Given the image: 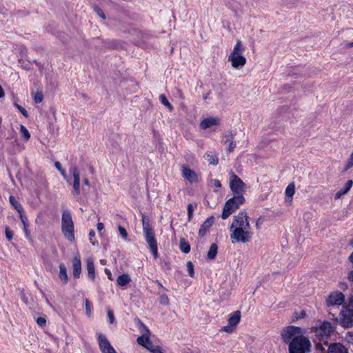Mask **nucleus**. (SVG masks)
Instances as JSON below:
<instances>
[{
    "mask_svg": "<svg viewBox=\"0 0 353 353\" xmlns=\"http://www.w3.org/2000/svg\"><path fill=\"white\" fill-rule=\"evenodd\" d=\"M95 236V232L93 230H91L89 232V236H90V241L91 243L94 245V243L93 241H92V237H94Z\"/></svg>",
    "mask_w": 353,
    "mask_h": 353,
    "instance_id": "55",
    "label": "nucleus"
},
{
    "mask_svg": "<svg viewBox=\"0 0 353 353\" xmlns=\"http://www.w3.org/2000/svg\"><path fill=\"white\" fill-rule=\"evenodd\" d=\"M333 332L332 326L331 323L325 321L321 324L319 327L317 329L316 332L321 336L327 337Z\"/></svg>",
    "mask_w": 353,
    "mask_h": 353,
    "instance_id": "17",
    "label": "nucleus"
},
{
    "mask_svg": "<svg viewBox=\"0 0 353 353\" xmlns=\"http://www.w3.org/2000/svg\"><path fill=\"white\" fill-rule=\"evenodd\" d=\"M97 228L99 232H101L104 229V225L102 223H98L97 225Z\"/></svg>",
    "mask_w": 353,
    "mask_h": 353,
    "instance_id": "56",
    "label": "nucleus"
},
{
    "mask_svg": "<svg viewBox=\"0 0 353 353\" xmlns=\"http://www.w3.org/2000/svg\"><path fill=\"white\" fill-rule=\"evenodd\" d=\"M159 99L161 101V102L165 105L166 106L167 108H168V109L170 110V111H172L173 110V106L171 105V103L168 101V100L167 99L166 97L164 95V94H161L159 96Z\"/></svg>",
    "mask_w": 353,
    "mask_h": 353,
    "instance_id": "32",
    "label": "nucleus"
},
{
    "mask_svg": "<svg viewBox=\"0 0 353 353\" xmlns=\"http://www.w3.org/2000/svg\"><path fill=\"white\" fill-rule=\"evenodd\" d=\"M20 132L26 141L29 140V139L30 138V134L24 125H21Z\"/></svg>",
    "mask_w": 353,
    "mask_h": 353,
    "instance_id": "33",
    "label": "nucleus"
},
{
    "mask_svg": "<svg viewBox=\"0 0 353 353\" xmlns=\"http://www.w3.org/2000/svg\"><path fill=\"white\" fill-rule=\"evenodd\" d=\"M353 167V152L351 153L350 158L345 166L343 172L347 171L349 169Z\"/></svg>",
    "mask_w": 353,
    "mask_h": 353,
    "instance_id": "35",
    "label": "nucleus"
},
{
    "mask_svg": "<svg viewBox=\"0 0 353 353\" xmlns=\"http://www.w3.org/2000/svg\"><path fill=\"white\" fill-rule=\"evenodd\" d=\"M98 341L99 346L102 353H117L105 335L99 334Z\"/></svg>",
    "mask_w": 353,
    "mask_h": 353,
    "instance_id": "11",
    "label": "nucleus"
},
{
    "mask_svg": "<svg viewBox=\"0 0 353 353\" xmlns=\"http://www.w3.org/2000/svg\"><path fill=\"white\" fill-rule=\"evenodd\" d=\"M70 172L73 176V192L76 195L80 194V171L77 166H72L70 168Z\"/></svg>",
    "mask_w": 353,
    "mask_h": 353,
    "instance_id": "12",
    "label": "nucleus"
},
{
    "mask_svg": "<svg viewBox=\"0 0 353 353\" xmlns=\"http://www.w3.org/2000/svg\"><path fill=\"white\" fill-rule=\"evenodd\" d=\"M83 183L85 185H89L90 183H89V181H88V179L87 178L83 179Z\"/></svg>",
    "mask_w": 353,
    "mask_h": 353,
    "instance_id": "62",
    "label": "nucleus"
},
{
    "mask_svg": "<svg viewBox=\"0 0 353 353\" xmlns=\"http://www.w3.org/2000/svg\"><path fill=\"white\" fill-rule=\"evenodd\" d=\"M205 158L210 165H216L219 163V159L216 154H213L212 153H206Z\"/></svg>",
    "mask_w": 353,
    "mask_h": 353,
    "instance_id": "28",
    "label": "nucleus"
},
{
    "mask_svg": "<svg viewBox=\"0 0 353 353\" xmlns=\"http://www.w3.org/2000/svg\"><path fill=\"white\" fill-rule=\"evenodd\" d=\"M244 201L245 199L243 195H235L228 200L223 207L221 218L223 219H228Z\"/></svg>",
    "mask_w": 353,
    "mask_h": 353,
    "instance_id": "4",
    "label": "nucleus"
},
{
    "mask_svg": "<svg viewBox=\"0 0 353 353\" xmlns=\"http://www.w3.org/2000/svg\"><path fill=\"white\" fill-rule=\"evenodd\" d=\"M54 165L56 168L61 172L64 179H67L66 173L64 169L62 168L61 163L59 161L55 162Z\"/></svg>",
    "mask_w": 353,
    "mask_h": 353,
    "instance_id": "40",
    "label": "nucleus"
},
{
    "mask_svg": "<svg viewBox=\"0 0 353 353\" xmlns=\"http://www.w3.org/2000/svg\"><path fill=\"white\" fill-rule=\"evenodd\" d=\"M345 310H350L353 312V297L349 299L348 303L345 307Z\"/></svg>",
    "mask_w": 353,
    "mask_h": 353,
    "instance_id": "49",
    "label": "nucleus"
},
{
    "mask_svg": "<svg viewBox=\"0 0 353 353\" xmlns=\"http://www.w3.org/2000/svg\"><path fill=\"white\" fill-rule=\"evenodd\" d=\"M19 217H20V219L23 223V231L25 232V234H26V236L27 239H31V235H30V231L28 229V218L26 216H25L23 214H19Z\"/></svg>",
    "mask_w": 353,
    "mask_h": 353,
    "instance_id": "25",
    "label": "nucleus"
},
{
    "mask_svg": "<svg viewBox=\"0 0 353 353\" xmlns=\"http://www.w3.org/2000/svg\"><path fill=\"white\" fill-rule=\"evenodd\" d=\"M327 353H348V350L341 343H333L329 345Z\"/></svg>",
    "mask_w": 353,
    "mask_h": 353,
    "instance_id": "19",
    "label": "nucleus"
},
{
    "mask_svg": "<svg viewBox=\"0 0 353 353\" xmlns=\"http://www.w3.org/2000/svg\"><path fill=\"white\" fill-rule=\"evenodd\" d=\"M105 274H107L108 278L110 280L112 281V280H113V278H112V273H111L110 270H108V269H105Z\"/></svg>",
    "mask_w": 353,
    "mask_h": 353,
    "instance_id": "54",
    "label": "nucleus"
},
{
    "mask_svg": "<svg viewBox=\"0 0 353 353\" xmlns=\"http://www.w3.org/2000/svg\"><path fill=\"white\" fill-rule=\"evenodd\" d=\"M118 230H119L120 235L121 236V237L123 239L127 240L128 239V232H127L126 230L123 226L119 225Z\"/></svg>",
    "mask_w": 353,
    "mask_h": 353,
    "instance_id": "36",
    "label": "nucleus"
},
{
    "mask_svg": "<svg viewBox=\"0 0 353 353\" xmlns=\"http://www.w3.org/2000/svg\"><path fill=\"white\" fill-rule=\"evenodd\" d=\"M140 328H143L144 330V332L141 336L137 338V343L140 345L148 349L150 352H152V349H154L156 346L153 345V343L150 340V332L149 329L141 322L139 321Z\"/></svg>",
    "mask_w": 353,
    "mask_h": 353,
    "instance_id": "9",
    "label": "nucleus"
},
{
    "mask_svg": "<svg viewBox=\"0 0 353 353\" xmlns=\"http://www.w3.org/2000/svg\"><path fill=\"white\" fill-rule=\"evenodd\" d=\"M245 48L240 40H237L234 49L230 56L228 61L231 62L232 66L234 68L243 67L246 63V59L243 55Z\"/></svg>",
    "mask_w": 353,
    "mask_h": 353,
    "instance_id": "2",
    "label": "nucleus"
},
{
    "mask_svg": "<svg viewBox=\"0 0 353 353\" xmlns=\"http://www.w3.org/2000/svg\"><path fill=\"white\" fill-rule=\"evenodd\" d=\"M160 303L163 305L169 304V299L166 294H162L160 297Z\"/></svg>",
    "mask_w": 353,
    "mask_h": 353,
    "instance_id": "48",
    "label": "nucleus"
},
{
    "mask_svg": "<svg viewBox=\"0 0 353 353\" xmlns=\"http://www.w3.org/2000/svg\"><path fill=\"white\" fill-rule=\"evenodd\" d=\"M295 193V186L293 183H290L285 189V194L288 197H292Z\"/></svg>",
    "mask_w": 353,
    "mask_h": 353,
    "instance_id": "31",
    "label": "nucleus"
},
{
    "mask_svg": "<svg viewBox=\"0 0 353 353\" xmlns=\"http://www.w3.org/2000/svg\"><path fill=\"white\" fill-rule=\"evenodd\" d=\"M219 124V119L215 117H209L205 119L201 122L200 126L202 129L205 130L213 125Z\"/></svg>",
    "mask_w": 353,
    "mask_h": 353,
    "instance_id": "20",
    "label": "nucleus"
},
{
    "mask_svg": "<svg viewBox=\"0 0 353 353\" xmlns=\"http://www.w3.org/2000/svg\"><path fill=\"white\" fill-rule=\"evenodd\" d=\"M240 319H241L240 311H239V310L235 311L230 314V316L228 319V323L235 327L236 326V325L239 323Z\"/></svg>",
    "mask_w": 353,
    "mask_h": 353,
    "instance_id": "23",
    "label": "nucleus"
},
{
    "mask_svg": "<svg viewBox=\"0 0 353 353\" xmlns=\"http://www.w3.org/2000/svg\"><path fill=\"white\" fill-rule=\"evenodd\" d=\"M187 270L188 272V274L190 277H194V265L191 261H188L186 263Z\"/></svg>",
    "mask_w": 353,
    "mask_h": 353,
    "instance_id": "34",
    "label": "nucleus"
},
{
    "mask_svg": "<svg viewBox=\"0 0 353 353\" xmlns=\"http://www.w3.org/2000/svg\"><path fill=\"white\" fill-rule=\"evenodd\" d=\"M194 208L192 204L189 203L188 205V219L190 221L193 216Z\"/></svg>",
    "mask_w": 353,
    "mask_h": 353,
    "instance_id": "44",
    "label": "nucleus"
},
{
    "mask_svg": "<svg viewBox=\"0 0 353 353\" xmlns=\"http://www.w3.org/2000/svg\"><path fill=\"white\" fill-rule=\"evenodd\" d=\"M4 96V91L2 87L0 85V98H2Z\"/></svg>",
    "mask_w": 353,
    "mask_h": 353,
    "instance_id": "60",
    "label": "nucleus"
},
{
    "mask_svg": "<svg viewBox=\"0 0 353 353\" xmlns=\"http://www.w3.org/2000/svg\"><path fill=\"white\" fill-rule=\"evenodd\" d=\"M244 228L250 229V225L248 221V216L246 212L241 211L236 216H234V220L230 229Z\"/></svg>",
    "mask_w": 353,
    "mask_h": 353,
    "instance_id": "8",
    "label": "nucleus"
},
{
    "mask_svg": "<svg viewBox=\"0 0 353 353\" xmlns=\"http://www.w3.org/2000/svg\"><path fill=\"white\" fill-rule=\"evenodd\" d=\"M262 222L261 218H259L256 221V227L257 229L260 228L261 223Z\"/></svg>",
    "mask_w": 353,
    "mask_h": 353,
    "instance_id": "57",
    "label": "nucleus"
},
{
    "mask_svg": "<svg viewBox=\"0 0 353 353\" xmlns=\"http://www.w3.org/2000/svg\"><path fill=\"white\" fill-rule=\"evenodd\" d=\"M72 269L74 277L76 279L79 278L81 272V261L79 254H76L73 258Z\"/></svg>",
    "mask_w": 353,
    "mask_h": 353,
    "instance_id": "18",
    "label": "nucleus"
},
{
    "mask_svg": "<svg viewBox=\"0 0 353 353\" xmlns=\"http://www.w3.org/2000/svg\"><path fill=\"white\" fill-rule=\"evenodd\" d=\"M234 330V327L228 323V325L221 327L220 331L225 332L227 333H232Z\"/></svg>",
    "mask_w": 353,
    "mask_h": 353,
    "instance_id": "41",
    "label": "nucleus"
},
{
    "mask_svg": "<svg viewBox=\"0 0 353 353\" xmlns=\"http://www.w3.org/2000/svg\"><path fill=\"white\" fill-rule=\"evenodd\" d=\"M217 250H218L217 245L215 243H212L210 245V249L208 252V254H207L208 259L210 260H212V259H215L216 254H217Z\"/></svg>",
    "mask_w": 353,
    "mask_h": 353,
    "instance_id": "30",
    "label": "nucleus"
},
{
    "mask_svg": "<svg viewBox=\"0 0 353 353\" xmlns=\"http://www.w3.org/2000/svg\"><path fill=\"white\" fill-rule=\"evenodd\" d=\"M59 277L61 280L63 284H66L68 281V277L67 274V269L63 263L59 265Z\"/></svg>",
    "mask_w": 353,
    "mask_h": 353,
    "instance_id": "24",
    "label": "nucleus"
},
{
    "mask_svg": "<svg viewBox=\"0 0 353 353\" xmlns=\"http://www.w3.org/2000/svg\"><path fill=\"white\" fill-rule=\"evenodd\" d=\"M345 301V296L341 292H336L331 293L327 299V303L328 305H341Z\"/></svg>",
    "mask_w": 353,
    "mask_h": 353,
    "instance_id": "14",
    "label": "nucleus"
},
{
    "mask_svg": "<svg viewBox=\"0 0 353 353\" xmlns=\"http://www.w3.org/2000/svg\"><path fill=\"white\" fill-rule=\"evenodd\" d=\"M152 353H163L161 348L159 346H156L154 349H152Z\"/></svg>",
    "mask_w": 353,
    "mask_h": 353,
    "instance_id": "53",
    "label": "nucleus"
},
{
    "mask_svg": "<svg viewBox=\"0 0 353 353\" xmlns=\"http://www.w3.org/2000/svg\"><path fill=\"white\" fill-rule=\"evenodd\" d=\"M131 281V279L128 274L119 275L117 279V284L119 286H125Z\"/></svg>",
    "mask_w": 353,
    "mask_h": 353,
    "instance_id": "26",
    "label": "nucleus"
},
{
    "mask_svg": "<svg viewBox=\"0 0 353 353\" xmlns=\"http://www.w3.org/2000/svg\"><path fill=\"white\" fill-rule=\"evenodd\" d=\"M345 47L347 48H353V42H350V43H347Z\"/></svg>",
    "mask_w": 353,
    "mask_h": 353,
    "instance_id": "61",
    "label": "nucleus"
},
{
    "mask_svg": "<svg viewBox=\"0 0 353 353\" xmlns=\"http://www.w3.org/2000/svg\"><path fill=\"white\" fill-rule=\"evenodd\" d=\"M108 316L110 323H113L114 322V316L113 312L110 310H108Z\"/></svg>",
    "mask_w": 353,
    "mask_h": 353,
    "instance_id": "51",
    "label": "nucleus"
},
{
    "mask_svg": "<svg viewBox=\"0 0 353 353\" xmlns=\"http://www.w3.org/2000/svg\"><path fill=\"white\" fill-rule=\"evenodd\" d=\"M343 192V190H341L340 191H339L336 194V199H339L341 197V195L343 194H345V193H342Z\"/></svg>",
    "mask_w": 353,
    "mask_h": 353,
    "instance_id": "59",
    "label": "nucleus"
},
{
    "mask_svg": "<svg viewBox=\"0 0 353 353\" xmlns=\"http://www.w3.org/2000/svg\"><path fill=\"white\" fill-rule=\"evenodd\" d=\"M36 321L39 326L43 327L46 325V319L44 316H39L36 319Z\"/></svg>",
    "mask_w": 353,
    "mask_h": 353,
    "instance_id": "45",
    "label": "nucleus"
},
{
    "mask_svg": "<svg viewBox=\"0 0 353 353\" xmlns=\"http://www.w3.org/2000/svg\"><path fill=\"white\" fill-rule=\"evenodd\" d=\"M181 173L183 177L191 183L199 181V175L187 165H182Z\"/></svg>",
    "mask_w": 353,
    "mask_h": 353,
    "instance_id": "15",
    "label": "nucleus"
},
{
    "mask_svg": "<svg viewBox=\"0 0 353 353\" xmlns=\"http://www.w3.org/2000/svg\"><path fill=\"white\" fill-rule=\"evenodd\" d=\"M349 260L351 263H353V252H352V254H350V256H349Z\"/></svg>",
    "mask_w": 353,
    "mask_h": 353,
    "instance_id": "63",
    "label": "nucleus"
},
{
    "mask_svg": "<svg viewBox=\"0 0 353 353\" xmlns=\"http://www.w3.org/2000/svg\"><path fill=\"white\" fill-rule=\"evenodd\" d=\"M352 185H353V181L352 180H348L346 182L344 188L343 189L342 193H345V194L347 193L348 191L352 188Z\"/></svg>",
    "mask_w": 353,
    "mask_h": 353,
    "instance_id": "42",
    "label": "nucleus"
},
{
    "mask_svg": "<svg viewBox=\"0 0 353 353\" xmlns=\"http://www.w3.org/2000/svg\"><path fill=\"white\" fill-rule=\"evenodd\" d=\"M61 232L63 236L70 241L75 239L74 226L70 212L65 210L61 216Z\"/></svg>",
    "mask_w": 353,
    "mask_h": 353,
    "instance_id": "3",
    "label": "nucleus"
},
{
    "mask_svg": "<svg viewBox=\"0 0 353 353\" xmlns=\"http://www.w3.org/2000/svg\"><path fill=\"white\" fill-rule=\"evenodd\" d=\"M230 231L232 232L230 238L232 243H247L252 238V232L250 231V229L233 228Z\"/></svg>",
    "mask_w": 353,
    "mask_h": 353,
    "instance_id": "6",
    "label": "nucleus"
},
{
    "mask_svg": "<svg viewBox=\"0 0 353 353\" xmlns=\"http://www.w3.org/2000/svg\"><path fill=\"white\" fill-rule=\"evenodd\" d=\"M94 10L100 17H101L103 19H105V15L100 8L94 6Z\"/></svg>",
    "mask_w": 353,
    "mask_h": 353,
    "instance_id": "47",
    "label": "nucleus"
},
{
    "mask_svg": "<svg viewBox=\"0 0 353 353\" xmlns=\"http://www.w3.org/2000/svg\"><path fill=\"white\" fill-rule=\"evenodd\" d=\"M6 236L8 241H10L12 239L13 237V232L12 230H10L8 228H6Z\"/></svg>",
    "mask_w": 353,
    "mask_h": 353,
    "instance_id": "50",
    "label": "nucleus"
},
{
    "mask_svg": "<svg viewBox=\"0 0 353 353\" xmlns=\"http://www.w3.org/2000/svg\"><path fill=\"white\" fill-rule=\"evenodd\" d=\"M214 223V216H210L208 218L204 223L201 226L199 234L201 236L204 235L207 231L209 230V228L212 226V223Z\"/></svg>",
    "mask_w": 353,
    "mask_h": 353,
    "instance_id": "21",
    "label": "nucleus"
},
{
    "mask_svg": "<svg viewBox=\"0 0 353 353\" xmlns=\"http://www.w3.org/2000/svg\"><path fill=\"white\" fill-rule=\"evenodd\" d=\"M43 99V96L41 92H37L34 95V101L36 103H40Z\"/></svg>",
    "mask_w": 353,
    "mask_h": 353,
    "instance_id": "39",
    "label": "nucleus"
},
{
    "mask_svg": "<svg viewBox=\"0 0 353 353\" xmlns=\"http://www.w3.org/2000/svg\"><path fill=\"white\" fill-rule=\"evenodd\" d=\"M232 179L230 183V186L232 191L235 195H242L241 192L244 188V183L243 181L235 174H232Z\"/></svg>",
    "mask_w": 353,
    "mask_h": 353,
    "instance_id": "10",
    "label": "nucleus"
},
{
    "mask_svg": "<svg viewBox=\"0 0 353 353\" xmlns=\"http://www.w3.org/2000/svg\"><path fill=\"white\" fill-rule=\"evenodd\" d=\"M87 271L88 277L94 281L95 279V268L94 261L91 258L87 259L86 261Z\"/></svg>",
    "mask_w": 353,
    "mask_h": 353,
    "instance_id": "22",
    "label": "nucleus"
},
{
    "mask_svg": "<svg viewBox=\"0 0 353 353\" xmlns=\"http://www.w3.org/2000/svg\"><path fill=\"white\" fill-rule=\"evenodd\" d=\"M143 232L150 250L154 257H158L157 241L154 236V232L150 226L149 219L145 216H142Z\"/></svg>",
    "mask_w": 353,
    "mask_h": 353,
    "instance_id": "1",
    "label": "nucleus"
},
{
    "mask_svg": "<svg viewBox=\"0 0 353 353\" xmlns=\"http://www.w3.org/2000/svg\"><path fill=\"white\" fill-rule=\"evenodd\" d=\"M340 323L344 327H353V312H351L350 310H343Z\"/></svg>",
    "mask_w": 353,
    "mask_h": 353,
    "instance_id": "13",
    "label": "nucleus"
},
{
    "mask_svg": "<svg viewBox=\"0 0 353 353\" xmlns=\"http://www.w3.org/2000/svg\"><path fill=\"white\" fill-rule=\"evenodd\" d=\"M305 315H306L305 312L304 310H302L301 312L300 316H294L293 321H294L295 319L297 320V319H301V318H304L305 316Z\"/></svg>",
    "mask_w": 353,
    "mask_h": 353,
    "instance_id": "52",
    "label": "nucleus"
},
{
    "mask_svg": "<svg viewBox=\"0 0 353 353\" xmlns=\"http://www.w3.org/2000/svg\"><path fill=\"white\" fill-rule=\"evenodd\" d=\"M14 105L25 117H28V113L24 108L17 103H14Z\"/></svg>",
    "mask_w": 353,
    "mask_h": 353,
    "instance_id": "43",
    "label": "nucleus"
},
{
    "mask_svg": "<svg viewBox=\"0 0 353 353\" xmlns=\"http://www.w3.org/2000/svg\"><path fill=\"white\" fill-rule=\"evenodd\" d=\"M301 336V329L295 326H289L281 332V337L283 342L288 344L289 346L294 339H299Z\"/></svg>",
    "mask_w": 353,
    "mask_h": 353,
    "instance_id": "7",
    "label": "nucleus"
},
{
    "mask_svg": "<svg viewBox=\"0 0 353 353\" xmlns=\"http://www.w3.org/2000/svg\"><path fill=\"white\" fill-rule=\"evenodd\" d=\"M310 341L304 336L294 339L289 346L290 353H307L310 347Z\"/></svg>",
    "mask_w": 353,
    "mask_h": 353,
    "instance_id": "5",
    "label": "nucleus"
},
{
    "mask_svg": "<svg viewBox=\"0 0 353 353\" xmlns=\"http://www.w3.org/2000/svg\"><path fill=\"white\" fill-rule=\"evenodd\" d=\"M209 93H207L204 97L203 99H206L208 97Z\"/></svg>",
    "mask_w": 353,
    "mask_h": 353,
    "instance_id": "64",
    "label": "nucleus"
},
{
    "mask_svg": "<svg viewBox=\"0 0 353 353\" xmlns=\"http://www.w3.org/2000/svg\"><path fill=\"white\" fill-rule=\"evenodd\" d=\"M179 248L182 252L188 254L190 251V245L184 239H181L179 243Z\"/></svg>",
    "mask_w": 353,
    "mask_h": 353,
    "instance_id": "29",
    "label": "nucleus"
},
{
    "mask_svg": "<svg viewBox=\"0 0 353 353\" xmlns=\"http://www.w3.org/2000/svg\"><path fill=\"white\" fill-rule=\"evenodd\" d=\"M348 279L353 282V271H350L348 274Z\"/></svg>",
    "mask_w": 353,
    "mask_h": 353,
    "instance_id": "58",
    "label": "nucleus"
},
{
    "mask_svg": "<svg viewBox=\"0 0 353 353\" xmlns=\"http://www.w3.org/2000/svg\"><path fill=\"white\" fill-rule=\"evenodd\" d=\"M210 185L211 187H214V188H216V190H215L214 191H217L218 189H219L221 187V184L220 181L218 180V179H216L210 180Z\"/></svg>",
    "mask_w": 353,
    "mask_h": 353,
    "instance_id": "37",
    "label": "nucleus"
},
{
    "mask_svg": "<svg viewBox=\"0 0 353 353\" xmlns=\"http://www.w3.org/2000/svg\"><path fill=\"white\" fill-rule=\"evenodd\" d=\"M345 341L350 345H353V332H347L345 336Z\"/></svg>",
    "mask_w": 353,
    "mask_h": 353,
    "instance_id": "38",
    "label": "nucleus"
},
{
    "mask_svg": "<svg viewBox=\"0 0 353 353\" xmlns=\"http://www.w3.org/2000/svg\"><path fill=\"white\" fill-rule=\"evenodd\" d=\"M235 133L232 131H227L224 133V140L223 142L225 145H228V151L231 152L236 148V142L234 141V137Z\"/></svg>",
    "mask_w": 353,
    "mask_h": 353,
    "instance_id": "16",
    "label": "nucleus"
},
{
    "mask_svg": "<svg viewBox=\"0 0 353 353\" xmlns=\"http://www.w3.org/2000/svg\"><path fill=\"white\" fill-rule=\"evenodd\" d=\"M85 305L86 314L88 316H90L91 314V310H92V304L88 299H86L85 301Z\"/></svg>",
    "mask_w": 353,
    "mask_h": 353,
    "instance_id": "46",
    "label": "nucleus"
},
{
    "mask_svg": "<svg viewBox=\"0 0 353 353\" xmlns=\"http://www.w3.org/2000/svg\"><path fill=\"white\" fill-rule=\"evenodd\" d=\"M9 201L11 203V205L14 208V209L19 212V214L23 213V208L22 205L20 204L19 201L16 200L14 196H10Z\"/></svg>",
    "mask_w": 353,
    "mask_h": 353,
    "instance_id": "27",
    "label": "nucleus"
}]
</instances>
